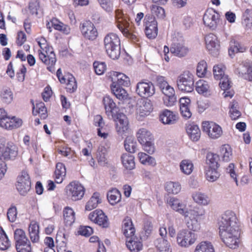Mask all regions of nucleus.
<instances>
[{"mask_svg": "<svg viewBox=\"0 0 252 252\" xmlns=\"http://www.w3.org/2000/svg\"><path fill=\"white\" fill-rule=\"evenodd\" d=\"M235 214L231 211H226L219 222L220 235L227 246L235 249L238 246L240 235Z\"/></svg>", "mask_w": 252, "mask_h": 252, "instance_id": "1", "label": "nucleus"}, {"mask_svg": "<svg viewBox=\"0 0 252 252\" xmlns=\"http://www.w3.org/2000/svg\"><path fill=\"white\" fill-rule=\"evenodd\" d=\"M106 114L116 122L117 131L119 134L126 132L128 128V120L123 113H118V108L109 96H105L103 99Z\"/></svg>", "mask_w": 252, "mask_h": 252, "instance_id": "2", "label": "nucleus"}, {"mask_svg": "<svg viewBox=\"0 0 252 252\" xmlns=\"http://www.w3.org/2000/svg\"><path fill=\"white\" fill-rule=\"evenodd\" d=\"M116 19L117 23V27L121 31L123 34L133 41L137 40V37L133 33V25L130 22L128 16L124 15L120 10L116 11Z\"/></svg>", "mask_w": 252, "mask_h": 252, "instance_id": "3", "label": "nucleus"}, {"mask_svg": "<svg viewBox=\"0 0 252 252\" xmlns=\"http://www.w3.org/2000/svg\"><path fill=\"white\" fill-rule=\"evenodd\" d=\"M104 44L107 55L112 59H117L120 55V40L114 33H110L104 37Z\"/></svg>", "mask_w": 252, "mask_h": 252, "instance_id": "4", "label": "nucleus"}, {"mask_svg": "<svg viewBox=\"0 0 252 252\" xmlns=\"http://www.w3.org/2000/svg\"><path fill=\"white\" fill-rule=\"evenodd\" d=\"M205 215V210L202 208H194L189 209L184 216L188 217L189 220H187L186 225L188 230L197 231L200 228V220Z\"/></svg>", "mask_w": 252, "mask_h": 252, "instance_id": "5", "label": "nucleus"}, {"mask_svg": "<svg viewBox=\"0 0 252 252\" xmlns=\"http://www.w3.org/2000/svg\"><path fill=\"white\" fill-rule=\"evenodd\" d=\"M178 89L183 92L190 93L194 89V76L189 71H184L177 79Z\"/></svg>", "mask_w": 252, "mask_h": 252, "instance_id": "6", "label": "nucleus"}, {"mask_svg": "<svg viewBox=\"0 0 252 252\" xmlns=\"http://www.w3.org/2000/svg\"><path fill=\"white\" fill-rule=\"evenodd\" d=\"M197 239L196 235L187 229L179 230L177 234V244L182 248H188L192 245Z\"/></svg>", "mask_w": 252, "mask_h": 252, "instance_id": "7", "label": "nucleus"}, {"mask_svg": "<svg viewBox=\"0 0 252 252\" xmlns=\"http://www.w3.org/2000/svg\"><path fill=\"white\" fill-rule=\"evenodd\" d=\"M18 155V148L12 142H6L4 139H0V159L14 158Z\"/></svg>", "mask_w": 252, "mask_h": 252, "instance_id": "8", "label": "nucleus"}, {"mask_svg": "<svg viewBox=\"0 0 252 252\" xmlns=\"http://www.w3.org/2000/svg\"><path fill=\"white\" fill-rule=\"evenodd\" d=\"M39 59L47 65V69L50 71L54 70L53 67L56 62L55 54L52 47L48 45L45 46L44 50L38 51Z\"/></svg>", "mask_w": 252, "mask_h": 252, "instance_id": "9", "label": "nucleus"}, {"mask_svg": "<svg viewBox=\"0 0 252 252\" xmlns=\"http://www.w3.org/2000/svg\"><path fill=\"white\" fill-rule=\"evenodd\" d=\"M85 189L78 182H72L65 188V191L68 197L73 201H77L82 198Z\"/></svg>", "mask_w": 252, "mask_h": 252, "instance_id": "10", "label": "nucleus"}, {"mask_svg": "<svg viewBox=\"0 0 252 252\" xmlns=\"http://www.w3.org/2000/svg\"><path fill=\"white\" fill-rule=\"evenodd\" d=\"M136 93L140 97L147 98L155 94V88L151 81H140L136 85Z\"/></svg>", "mask_w": 252, "mask_h": 252, "instance_id": "11", "label": "nucleus"}, {"mask_svg": "<svg viewBox=\"0 0 252 252\" xmlns=\"http://www.w3.org/2000/svg\"><path fill=\"white\" fill-rule=\"evenodd\" d=\"M203 131L206 132L212 139L219 138L222 133L221 127L212 122H203L202 124Z\"/></svg>", "mask_w": 252, "mask_h": 252, "instance_id": "12", "label": "nucleus"}, {"mask_svg": "<svg viewBox=\"0 0 252 252\" xmlns=\"http://www.w3.org/2000/svg\"><path fill=\"white\" fill-rule=\"evenodd\" d=\"M220 15L213 9L207 10L203 16L205 25L212 30L215 29L219 22Z\"/></svg>", "mask_w": 252, "mask_h": 252, "instance_id": "13", "label": "nucleus"}, {"mask_svg": "<svg viewBox=\"0 0 252 252\" xmlns=\"http://www.w3.org/2000/svg\"><path fill=\"white\" fill-rule=\"evenodd\" d=\"M206 46L210 53L213 56L219 54L220 43L218 37L213 33H210L205 37Z\"/></svg>", "mask_w": 252, "mask_h": 252, "instance_id": "14", "label": "nucleus"}, {"mask_svg": "<svg viewBox=\"0 0 252 252\" xmlns=\"http://www.w3.org/2000/svg\"><path fill=\"white\" fill-rule=\"evenodd\" d=\"M80 29L85 38L94 40L97 36V32L94 24L90 21L81 24Z\"/></svg>", "mask_w": 252, "mask_h": 252, "instance_id": "15", "label": "nucleus"}, {"mask_svg": "<svg viewBox=\"0 0 252 252\" xmlns=\"http://www.w3.org/2000/svg\"><path fill=\"white\" fill-rule=\"evenodd\" d=\"M89 219L102 227H108L109 223L107 217L100 210H96L91 212L89 216Z\"/></svg>", "mask_w": 252, "mask_h": 252, "instance_id": "16", "label": "nucleus"}, {"mask_svg": "<svg viewBox=\"0 0 252 252\" xmlns=\"http://www.w3.org/2000/svg\"><path fill=\"white\" fill-rule=\"evenodd\" d=\"M109 77L111 78L112 83L111 85H114L119 86L127 87L130 85V79L126 75L123 73L116 71H112L110 72Z\"/></svg>", "mask_w": 252, "mask_h": 252, "instance_id": "17", "label": "nucleus"}, {"mask_svg": "<svg viewBox=\"0 0 252 252\" xmlns=\"http://www.w3.org/2000/svg\"><path fill=\"white\" fill-rule=\"evenodd\" d=\"M153 109V105L150 100L141 99L137 103V114L141 117H144L149 115Z\"/></svg>", "mask_w": 252, "mask_h": 252, "instance_id": "18", "label": "nucleus"}, {"mask_svg": "<svg viewBox=\"0 0 252 252\" xmlns=\"http://www.w3.org/2000/svg\"><path fill=\"white\" fill-rule=\"evenodd\" d=\"M235 73L239 77L249 81H252V63H246L240 65L237 68Z\"/></svg>", "mask_w": 252, "mask_h": 252, "instance_id": "19", "label": "nucleus"}, {"mask_svg": "<svg viewBox=\"0 0 252 252\" xmlns=\"http://www.w3.org/2000/svg\"><path fill=\"white\" fill-rule=\"evenodd\" d=\"M126 245L131 252H139L143 247L140 239L135 235L126 238Z\"/></svg>", "mask_w": 252, "mask_h": 252, "instance_id": "20", "label": "nucleus"}, {"mask_svg": "<svg viewBox=\"0 0 252 252\" xmlns=\"http://www.w3.org/2000/svg\"><path fill=\"white\" fill-rule=\"evenodd\" d=\"M170 51L174 56L182 58L188 54L189 49L183 43H174L170 48Z\"/></svg>", "mask_w": 252, "mask_h": 252, "instance_id": "21", "label": "nucleus"}, {"mask_svg": "<svg viewBox=\"0 0 252 252\" xmlns=\"http://www.w3.org/2000/svg\"><path fill=\"white\" fill-rule=\"evenodd\" d=\"M158 31L157 22L151 18V21L146 23L145 34L148 38L153 39L157 36Z\"/></svg>", "mask_w": 252, "mask_h": 252, "instance_id": "22", "label": "nucleus"}, {"mask_svg": "<svg viewBox=\"0 0 252 252\" xmlns=\"http://www.w3.org/2000/svg\"><path fill=\"white\" fill-rule=\"evenodd\" d=\"M5 120L4 123L1 124V127L8 130L17 128L20 127L23 123L21 119L15 117H12V118L8 117Z\"/></svg>", "mask_w": 252, "mask_h": 252, "instance_id": "23", "label": "nucleus"}, {"mask_svg": "<svg viewBox=\"0 0 252 252\" xmlns=\"http://www.w3.org/2000/svg\"><path fill=\"white\" fill-rule=\"evenodd\" d=\"M158 252H172L170 243L164 238H157L154 242Z\"/></svg>", "mask_w": 252, "mask_h": 252, "instance_id": "24", "label": "nucleus"}, {"mask_svg": "<svg viewBox=\"0 0 252 252\" xmlns=\"http://www.w3.org/2000/svg\"><path fill=\"white\" fill-rule=\"evenodd\" d=\"M177 114L168 110H165L160 116L161 121L164 124L172 125L177 121L178 119Z\"/></svg>", "mask_w": 252, "mask_h": 252, "instance_id": "25", "label": "nucleus"}, {"mask_svg": "<svg viewBox=\"0 0 252 252\" xmlns=\"http://www.w3.org/2000/svg\"><path fill=\"white\" fill-rule=\"evenodd\" d=\"M170 207L175 211L178 212L183 216H185L189 210L186 208V205L181 203L180 200L175 198H170L169 201Z\"/></svg>", "mask_w": 252, "mask_h": 252, "instance_id": "26", "label": "nucleus"}, {"mask_svg": "<svg viewBox=\"0 0 252 252\" xmlns=\"http://www.w3.org/2000/svg\"><path fill=\"white\" fill-rule=\"evenodd\" d=\"M186 130L191 140L197 141L200 139L201 131L197 125L194 124H189L187 126Z\"/></svg>", "mask_w": 252, "mask_h": 252, "instance_id": "27", "label": "nucleus"}, {"mask_svg": "<svg viewBox=\"0 0 252 252\" xmlns=\"http://www.w3.org/2000/svg\"><path fill=\"white\" fill-rule=\"evenodd\" d=\"M66 175V168L64 165L61 162L57 163L55 171V182L60 184L63 181Z\"/></svg>", "mask_w": 252, "mask_h": 252, "instance_id": "28", "label": "nucleus"}, {"mask_svg": "<svg viewBox=\"0 0 252 252\" xmlns=\"http://www.w3.org/2000/svg\"><path fill=\"white\" fill-rule=\"evenodd\" d=\"M122 231L126 238L134 235L135 230L129 218L127 217L123 220Z\"/></svg>", "mask_w": 252, "mask_h": 252, "instance_id": "29", "label": "nucleus"}, {"mask_svg": "<svg viewBox=\"0 0 252 252\" xmlns=\"http://www.w3.org/2000/svg\"><path fill=\"white\" fill-rule=\"evenodd\" d=\"M122 163L124 167L128 170H132L135 167L134 157L128 154H122L121 157Z\"/></svg>", "mask_w": 252, "mask_h": 252, "instance_id": "30", "label": "nucleus"}, {"mask_svg": "<svg viewBox=\"0 0 252 252\" xmlns=\"http://www.w3.org/2000/svg\"><path fill=\"white\" fill-rule=\"evenodd\" d=\"M107 197L110 204L115 205L121 201V193L118 189H112L108 191Z\"/></svg>", "mask_w": 252, "mask_h": 252, "instance_id": "31", "label": "nucleus"}, {"mask_svg": "<svg viewBox=\"0 0 252 252\" xmlns=\"http://www.w3.org/2000/svg\"><path fill=\"white\" fill-rule=\"evenodd\" d=\"M139 142L142 144L150 140H153L152 133L146 128H142L138 130L136 133Z\"/></svg>", "mask_w": 252, "mask_h": 252, "instance_id": "32", "label": "nucleus"}, {"mask_svg": "<svg viewBox=\"0 0 252 252\" xmlns=\"http://www.w3.org/2000/svg\"><path fill=\"white\" fill-rule=\"evenodd\" d=\"M14 239L16 246L30 242L26 235L24 231L21 229H16L14 231Z\"/></svg>", "mask_w": 252, "mask_h": 252, "instance_id": "33", "label": "nucleus"}, {"mask_svg": "<svg viewBox=\"0 0 252 252\" xmlns=\"http://www.w3.org/2000/svg\"><path fill=\"white\" fill-rule=\"evenodd\" d=\"M29 231L31 241L33 243L37 242L39 239V226L35 222L31 223L29 227Z\"/></svg>", "mask_w": 252, "mask_h": 252, "instance_id": "34", "label": "nucleus"}, {"mask_svg": "<svg viewBox=\"0 0 252 252\" xmlns=\"http://www.w3.org/2000/svg\"><path fill=\"white\" fill-rule=\"evenodd\" d=\"M64 221L66 225L70 226L75 221V213L73 209L66 207L63 210Z\"/></svg>", "mask_w": 252, "mask_h": 252, "instance_id": "35", "label": "nucleus"}, {"mask_svg": "<svg viewBox=\"0 0 252 252\" xmlns=\"http://www.w3.org/2000/svg\"><path fill=\"white\" fill-rule=\"evenodd\" d=\"M137 145L136 140L132 136L127 137L124 142L126 150L130 153H134L136 151Z\"/></svg>", "mask_w": 252, "mask_h": 252, "instance_id": "36", "label": "nucleus"}, {"mask_svg": "<svg viewBox=\"0 0 252 252\" xmlns=\"http://www.w3.org/2000/svg\"><path fill=\"white\" fill-rule=\"evenodd\" d=\"M194 252H215V251L211 242L203 241L196 246Z\"/></svg>", "mask_w": 252, "mask_h": 252, "instance_id": "37", "label": "nucleus"}, {"mask_svg": "<svg viewBox=\"0 0 252 252\" xmlns=\"http://www.w3.org/2000/svg\"><path fill=\"white\" fill-rule=\"evenodd\" d=\"M107 151L105 147L102 146H100L98 147L96 154V158L100 165H105L107 163Z\"/></svg>", "mask_w": 252, "mask_h": 252, "instance_id": "38", "label": "nucleus"}, {"mask_svg": "<svg viewBox=\"0 0 252 252\" xmlns=\"http://www.w3.org/2000/svg\"><path fill=\"white\" fill-rule=\"evenodd\" d=\"M220 157L218 155L213 153L207 154L206 159V162L208 167H219L218 161Z\"/></svg>", "mask_w": 252, "mask_h": 252, "instance_id": "39", "label": "nucleus"}, {"mask_svg": "<svg viewBox=\"0 0 252 252\" xmlns=\"http://www.w3.org/2000/svg\"><path fill=\"white\" fill-rule=\"evenodd\" d=\"M0 96L1 101L6 104L10 103L13 99V94L9 88L2 89Z\"/></svg>", "mask_w": 252, "mask_h": 252, "instance_id": "40", "label": "nucleus"}, {"mask_svg": "<svg viewBox=\"0 0 252 252\" xmlns=\"http://www.w3.org/2000/svg\"><path fill=\"white\" fill-rule=\"evenodd\" d=\"M66 89L67 92L71 93L75 92L77 88V83L74 77L70 74L66 75Z\"/></svg>", "mask_w": 252, "mask_h": 252, "instance_id": "41", "label": "nucleus"}, {"mask_svg": "<svg viewBox=\"0 0 252 252\" xmlns=\"http://www.w3.org/2000/svg\"><path fill=\"white\" fill-rule=\"evenodd\" d=\"M192 198L196 203L203 205H207L210 202L208 196L200 192L193 193L192 194Z\"/></svg>", "mask_w": 252, "mask_h": 252, "instance_id": "42", "label": "nucleus"}, {"mask_svg": "<svg viewBox=\"0 0 252 252\" xmlns=\"http://www.w3.org/2000/svg\"><path fill=\"white\" fill-rule=\"evenodd\" d=\"M111 88L112 92L118 99L123 100L126 97L127 93L122 87L116 86L115 84L111 85Z\"/></svg>", "mask_w": 252, "mask_h": 252, "instance_id": "43", "label": "nucleus"}, {"mask_svg": "<svg viewBox=\"0 0 252 252\" xmlns=\"http://www.w3.org/2000/svg\"><path fill=\"white\" fill-rule=\"evenodd\" d=\"M180 167L182 172L186 175L190 174L193 169V163L188 159L183 160L180 163Z\"/></svg>", "mask_w": 252, "mask_h": 252, "instance_id": "44", "label": "nucleus"}, {"mask_svg": "<svg viewBox=\"0 0 252 252\" xmlns=\"http://www.w3.org/2000/svg\"><path fill=\"white\" fill-rule=\"evenodd\" d=\"M218 168V167H207L206 169V178L209 181L214 182L220 177Z\"/></svg>", "mask_w": 252, "mask_h": 252, "instance_id": "45", "label": "nucleus"}, {"mask_svg": "<svg viewBox=\"0 0 252 252\" xmlns=\"http://www.w3.org/2000/svg\"><path fill=\"white\" fill-rule=\"evenodd\" d=\"M10 246V241L2 228L0 227V250H7Z\"/></svg>", "mask_w": 252, "mask_h": 252, "instance_id": "46", "label": "nucleus"}, {"mask_svg": "<svg viewBox=\"0 0 252 252\" xmlns=\"http://www.w3.org/2000/svg\"><path fill=\"white\" fill-rule=\"evenodd\" d=\"M100 202L99 194L97 192H95L87 202L86 205L85 209L86 210L91 211L95 208L97 206L98 204Z\"/></svg>", "mask_w": 252, "mask_h": 252, "instance_id": "47", "label": "nucleus"}, {"mask_svg": "<svg viewBox=\"0 0 252 252\" xmlns=\"http://www.w3.org/2000/svg\"><path fill=\"white\" fill-rule=\"evenodd\" d=\"M165 189L169 193L177 194L181 190V185L178 182H169L165 185Z\"/></svg>", "mask_w": 252, "mask_h": 252, "instance_id": "48", "label": "nucleus"}, {"mask_svg": "<svg viewBox=\"0 0 252 252\" xmlns=\"http://www.w3.org/2000/svg\"><path fill=\"white\" fill-rule=\"evenodd\" d=\"M220 153L222 160L228 162L230 161L232 156V150L231 147L228 145H224L221 146Z\"/></svg>", "mask_w": 252, "mask_h": 252, "instance_id": "49", "label": "nucleus"}, {"mask_svg": "<svg viewBox=\"0 0 252 252\" xmlns=\"http://www.w3.org/2000/svg\"><path fill=\"white\" fill-rule=\"evenodd\" d=\"M196 90L199 94H207L209 92V86L207 82L200 80L196 82Z\"/></svg>", "mask_w": 252, "mask_h": 252, "instance_id": "50", "label": "nucleus"}, {"mask_svg": "<svg viewBox=\"0 0 252 252\" xmlns=\"http://www.w3.org/2000/svg\"><path fill=\"white\" fill-rule=\"evenodd\" d=\"M31 187V182H27L26 183L18 182L16 184V188L19 193L25 195L30 190Z\"/></svg>", "mask_w": 252, "mask_h": 252, "instance_id": "51", "label": "nucleus"}, {"mask_svg": "<svg viewBox=\"0 0 252 252\" xmlns=\"http://www.w3.org/2000/svg\"><path fill=\"white\" fill-rule=\"evenodd\" d=\"M207 65L204 61H200L197 66L196 74L199 77H204L207 73Z\"/></svg>", "mask_w": 252, "mask_h": 252, "instance_id": "52", "label": "nucleus"}, {"mask_svg": "<svg viewBox=\"0 0 252 252\" xmlns=\"http://www.w3.org/2000/svg\"><path fill=\"white\" fill-rule=\"evenodd\" d=\"M224 66L222 64L215 65L213 67L214 76L215 79H220L224 74Z\"/></svg>", "mask_w": 252, "mask_h": 252, "instance_id": "53", "label": "nucleus"}, {"mask_svg": "<svg viewBox=\"0 0 252 252\" xmlns=\"http://www.w3.org/2000/svg\"><path fill=\"white\" fill-rule=\"evenodd\" d=\"M95 72L98 75H102L106 69V65L104 62H94L93 64Z\"/></svg>", "mask_w": 252, "mask_h": 252, "instance_id": "54", "label": "nucleus"}, {"mask_svg": "<svg viewBox=\"0 0 252 252\" xmlns=\"http://www.w3.org/2000/svg\"><path fill=\"white\" fill-rule=\"evenodd\" d=\"M151 10L152 13L158 18L162 19L165 16L164 9L159 6L153 5Z\"/></svg>", "mask_w": 252, "mask_h": 252, "instance_id": "55", "label": "nucleus"}, {"mask_svg": "<svg viewBox=\"0 0 252 252\" xmlns=\"http://www.w3.org/2000/svg\"><path fill=\"white\" fill-rule=\"evenodd\" d=\"M219 80H220L219 85L222 90H226L230 89L231 86V82L229 80L227 75H223Z\"/></svg>", "mask_w": 252, "mask_h": 252, "instance_id": "56", "label": "nucleus"}, {"mask_svg": "<svg viewBox=\"0 0 252 252\" xmlns=\"http://www.w3.org/2000/svg\"><path fill=\"white\" fill-rule=\"evenodd\" d=\"M144 150L149 154H153L155 152V147L153 140H150L141 144Z\"/></svg>", "mask_w": 252, "mask_h": 252, "instance_id": "57", "label": "nucleus"}, {"mask_svg": "<svg viewBox=\"0 0 252 252\" xmlns=\"http://www.w3.org/2000/svg\"><path fill=\"white\" fill-rule=\"evenodd\" d=\"M39 7L38 0H31L29 4V10L32 14H37V11Z\"/></svg>", "mask_w": 252, "mask_h": 252, "instance_id": "58", "label": "nucleus"}, {"mask_svg": "<svg viewBox=\"0 0 252 252\" xmlns=\"http://www.w3.org/2000/svg\"><path fill=\"white\" fill-rule=\"evenodd\" d=\"M93 229L91 227L83 226L79 228L78 233L81 235L89 237L93 233Z\"/></svg>", "mask_w": 252, "mask_h": 252, "instance_id": "59", "label": "nucleus"}, {"mask_svg": "<svg viewBox=\"0 0 252 252\" xmlns=\"http://www.w3.org/2000/svg\"><path fill=\"white\" fill-rule=\"evenodd\" d=\"M164 104L167 106H171L174 105L177 102V97L176 95H165L163 98Z\"/></svg>", "mask_w": 252, "mask_h": 252, "instance_id": "60", "label": "nucleus"}, {"mask_svg": "<svg viewBox=\"0 0 252 252\" xmlns=\"http://www.w3.org/2000/svg\"><path fill=\"white\" fill-rule=\"evenodd\" d=\"M35 107L37 109L39 114H40L41 117L45 118L47 116V110L44 103L42 102L36 103Z\"/></svg>", "mask_w": 252, "mask_h": 252, "instance_id": "61", "label": "nucleus"}, {"mask_svg": "<svg viewBox=\"0 0 252 252\" xmlns=\"http://www.w3.org/2000/svg\"><path fill=\"white\" fill-rule=\"evenodd\" d=\"M103 9L107 11H111L113 4L110 0H97Z\"/></svg>", "mask_w": 252, "mask_h": 252, "instance_id": "62", "label": "nucleus"}, {"mask_svg": "<svg viewBox=\"0 0 252 252\" xmlns=\"http://www.w3.org/2000/svg\"><path fill=\"white\" fill-rule=\"evenodd\" d=\"M17 211L15 207H12L8 209L7 217L10 222H14L16 219Z\"/></svg>", "mask_w": 252, "mask_h": 252, "instance_id": "63", "label": "nucleus"}, {"mask_svg": "<svg viewBox=\"0 0 252 252\" xmlns=\"http://www.w3.org/2000/svg\"><path fill=\"white\" fill-rule=\"evenodd\" d=\"M18 252H32L31 243L29 242L16 246Z\"/></svg>", "mask_w": 252, "mask_h": 252, "instance_id": "64", "label": "nucleus"}]
</instances>
